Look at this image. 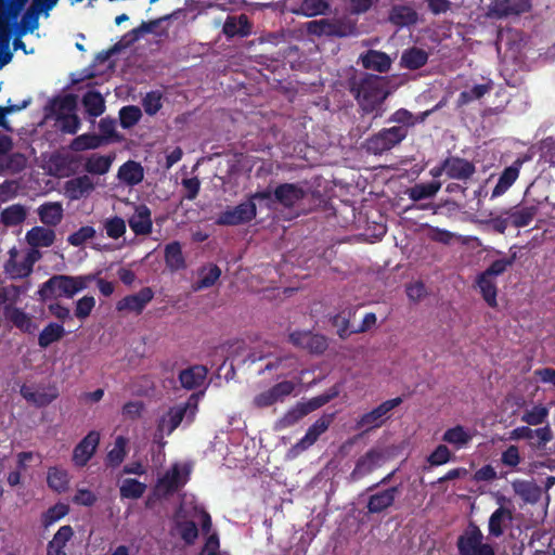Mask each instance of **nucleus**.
<instances>
[{
	"instance_id": "obj_1",
	"label": "nucleus",
	"mask_w": 555,
	"mask_h": 555,
	"mask_svg": "<svg viewBox=\"0 0 555 555\" xmlns=\"http://www.w3.org/2000/svg\"><path fill=\"white\" fill-rule=\"evenodd\" d=\"M349 85V90L363 114H374V118L383 115L382 106L388 96L386 78L364 74L358 79H351Z\"/></svg>"
},
{
	"instance_id": "obj_2",
	"label": "nucleus",
	"mask_w": 555,
	"mask_h": 555,
	"mask_svg": "<svg viewBox=\"0 0 555 555\" xmlns=\"http://www.w3.org/2000/svg\"><path fill=\"white\" fill-rule=\"evenodd\" d=\"M94 279V274L78 276L55 274L40 285L37 291L38 299L47 301L59 297L73 298L78 292L87 288L88 283Z\"/></svg>"
},
{
	"instance_id": "obj_3",
	"label": "nucleus",
	"mask_w": 555,
	"mask_h": 555,
	"mask_svg": "<svg viewBox=\"0 0 555 555\" xmlns=\"http://www.w3.org/2000/svg\"><path fill=\"white\" fill-rule=\"evenodd\" d=\"M483 539L479 526L470 520L456 539L459 555H495L494 547Z\"/></svg>"
},
{
	"instance_id": "obj_4",
	"label": "nucleus",
	"mask_w": 555,
	"mask_h": 555,
	"mask_svg": "<svg viewBox=\"0 0 555 555\" xmlns=\"http://www.w3.org/2000/svg\"><path fill=\"white\" fill-rule=\"evenodd\" d=\"M408 137V131L403 127L383 128L370 135L363 144L369 154L383 155L384 153L398 146Z\"/></svg>"
},
{
	"instance_id": "obj_5",
	"label": "nucleus",
	"mask_w": 555,
	"mask_h": 555,
	"mask_svg": "<svg viewBox=\"0 0 555 555\" xmlns=\"http://www.w3.org/2000/svg\"><path fill=\"white\" fill-rule=\"evenodd\" d=\"M401 403V397H396L382 402L373 410L362 414L356 421V429L367 433L382 427L390 418V412Z\"/></svg>"
},
{
	"instance_id": "obj_6",
	"label": "nucleus",
	"mask_w": 555,
	"mask_h": 555,
	"mask_svg": "<svg viewBox=\"0 0 555 555\" xmlns=\"http://www.w3.org/2000/svg\"><path fill=\"white\" fill-rule=\"evenodd\" d=\"M274 203L279 204L283 208L292 209L296 207L300 202L309 198L317 197L320 195L309 189H304L299 183H281L273 190Z\"/></svg>"
},
{
	"instance_id": "obj_7",
	"label": "nucleus",
	"mask_w": 555,
	"mask_h": 555,
	"mask_svg": "<svg viewBox=\"0 0 555 555\" xmlns=\"http://www.w3.org/2000/svg\"><path fill=\"white\" fill-rule=\"evenodd\" d=\"M257 215L256 203L246 201L236 206H228L218 214L215 223L221 227H234L250 222Z\"/></svg>"
},
{
	"instance_id": "obj_8",
	"label": "nucleus",
	"mask_w": 555,
	"mask_h": 555,
	"mask_svg": "<svg viewBox=\"0 0 555 555\" xmlns=\"http://www.w3.org/2000/svg\"><path fill=\"white\" fill-rule=\"evenodd\" d=\"M204 392L192 393L184 403L177 404L169 409L167 413V429L168 434L172 433L184 418L192 422L197 412L199 397Z\"/></svg>"
},
{
	"instance_id": "obj_9",
	"label": "nucleus",
	"mask_w": 555,
	"mask_h": 555,
	"mask_svg": "<svg viewBox=\"0 0 555 555\" xmlns=\"http://www.w3.org/2000/svg\"><path fill=\"white\" fill-rule=\"evenodd\" d=\"M295 390V384L292 380L280 382L269 389L258 393L253 399L255 408L264 409L269 408L276 402H282L286 397L293 393Z\"/></svg>"
},
{
	"instance_id": "obj_10",
	"label": "nucleus",
	"mask_w": 555,
	"mask_h": 555,
	"mask_svg": "<svg viewBox=\"0 0 555 555\" xmlns=\"http://www.w3.org/2000/svg\"><path fill=\"white\" fill-rule=\"evenodd\" d=\"M327 401V397H318L306 403H297L278 421V427L284 429L294 426L306 415L326 404Z\"/></svg>"
},
{
	"instance_id": "obj_11",
	"label": "nucleus",
	"mask_w": 555,
	"mask_h": 555,
	"mask_svg": "<svg viewBox=\"0 0 555 555\" xmlns=\"http://www.w3.org/2000/svg\"><path fill=\"white\" fill-rule=\"evenodd\" d=\"M20 393L28 403L36 408H46L60 396L59 389L55 385H49L46 388L36 389L33 386L24 384L20 389Z\"/></svg>"
},
{
	"instance_id": "obj_12",
	"label": "nucleus",
	"mask_w": 555,
	"mask_h": 555,
	"mask_svg": "<svg viewBox=\"0 0 555 555\" xmlns=\"http://www.w3.org/2000/svg\"><path fill=\"white\" fill-rule=\"evenodd\" d=\"M289 341L295 346L308 350L311 353L321 354L327 348L325 336L310 331H295L289 334Z\"/></svg>"
},
{
	"instance_id": "obj_13",
	"label": "nucleus",
	"mask_w": 555,
	"mask_h": 555,
	"mask_svg": "<svg viewBox=\"0 0 555 555\" xmlns=\"http://www.w3.org/2000/svg\"><path fill=\"white\" fill-rule=\"evenodd\" d=\"M399 493V486H392L371 494L366 504L367 513L378 515L387 512L393 506Z\"/></svg>"
},
{
	"instance_id": "obj_14",
	"label": "nucleus",
	"mask_w": 555,
	"mask_h": 555,
	"mask_svg": "<svg viewBox=\"0 0 555 555\" xmlns=\"http://www.w3.org/2000/svg\"><path fill=\"white\" fill-rule=\"evenodd\" d=\"M100 443V434L91 430L85 436L80 442L74 448L73 462L78 467H83L94 455Z\"/></svg>"
},
{
	"instance_id": "obj_15",
	"label": "nucleus",
	"mask_w": 555,
	"mask_h": 555,
	"mask_svg": "<svg viewBox=\"0 0 555 555\" xmlns=\"http://www.w3.org/2000/svg\"><path fill=\"white\" fill-rule=\"evenodd\" d=\"M2 313L4 320L22 333L33 334L37 328L33 317L13 304L2 306Z\"/></svg>"
},
{
	"instance_id": "obj_16",
	"label": "nucleus",
	"mask_w": 555,
	"mask_h": 555,
	"mask_svg": "<svg viewBox=\"0 0 555 555\" xmlns=\"http://www.w3.org/2000/svg\"><path fill=\"white\" fill-rule=\"evenodd\" d=\"M154 298V292L151 287L146 286L141 288L138 293L132 295H127L121 298L117 305L116 309L118 311H129L134 312L135 314H141L145 309L146 305L152 301Z\"/></svg>"
},
{
	"instance_id": "obj_17",
	"label": "nucleus",
	"mask_w": 555,
	"mask_h": 555,
	"mask_svg": "<svg viewBox=\"0 0 555 555\" xmlns=\"http://www.w3.org/2000/svg\"><path fill=\"white\" fill-rule=\"evenodd\" d=\"M530 0H496L490 7V14L496 18L520 15L531 10Z\"/></svg>"
},
{
	"instance_id": "obj_18",
	"label": "nucleus",
	"mask_w": 555,
	"mask_h": 555,
	"mask_svg": "<svg viewBox=\"0 0 555 555\" xmlns=\"http://www.w3.org/2000/svg\"><path fill=\"white\" fill-rule=\"evenodd\" d=\"M382 459L383 454L380 451L376 449L369 450L356 462V466L350 474V480L358 481L373 473L376 468L380 466Z\"/></svg>"
},
{
	"instance_id": "obj_19",
	"label": "nucleus",
	"mask_w": 555,
	"mask_h": 555,
	"mask_svg": "<svg viewBox=\"0 0 555 555\" xmlns=\"http://www.w3.org/2000/svg\"><path fill=\"white\" fill-rule=\"evenodd\" d=\"M444 169H447L448 178L455 180H468L476 172L474 163L457 156L447 157Z\"/></svg>"
},
{
	"instance_id": "obj_20",
	"label": "nucleus",
	"mask_w": 555,
	"mask_h": 555,
	"mask_svg": "<svg viewBox=\"0 0 555 555\" xmlns=\"http://www.w3.org/2000/svg\"><path fill=\"white\" fill-rule=\"evenodd\" d=\"M538 211V205H516L503 210V215L508 216V220L512 227L519 229L529 225L533 221Z\"/></svg>"
},
{
	"instance_id": "obj_21",
	"label": "nucleus",
	"mask_w": 555,
	"mask_h": 555,
	"mask_svg": "<svg viewBox=\"0 0 555 555\" xmlns=\"http://www.w3.org/2000/svg\"><path fill=\"white\" fill-rule=\"evenodd\" d=\"M334 420V414H324L318 418L306 431L305 436L298 441L296 447L306 450L317 442L319 437L324 434Z\"/></svg>"
},
{
	"instance_id": "obj_22",
	"label": "nucleus",
	"mask_w": 555,
	"mask_h": 555,
	"mask_svg": "<svg viewBox=\"0 0 555 555\" xmlns=\"http://www.w3.org/2000/svg\"><path fill=\"white\" fill-rule=\"evenodd\" d=\"M388 21L398 28L415 25L418 21L417 12L409 5L393 4L388 12Z\"/></svg>"
},
{
	"instance_id": "obj_23",
	"label": "nucleus",
	"mask_w": 555,
	"mask_h": 555,
	"mask_svg": "<svg viewBox=\"0 0 555 555\" xmlns=\"http://www.w3.org/2000/svg\"><path fill=\"white\" fill-rule=\"evenodd\" d=\"M253 25L246 14L229 15L223 24L222 31L228 38L247 37L251 34Z\"/></svg>"
},
{
	"instance_id": "obj_24",
	"label": "nucleus",
	"mask_w": 555,
	"mask_h": 555,
	"mask_svg": "<svg viewBox=\"0 0 555 555\" xmlns=\"http://www.w3.org/2000/svg\"><path fill=\"white\" fill-rule=\"evenodd\" d=\"M128 222L135 235L150 234L153 227L151 209L146 205H139Z\"/></svg>"
},
{
	"instance_id": "obj_25",
	"label": "nucleus",
	"mask_w": 555,
	"mask_h": 555,
	"mask_svg": "<svg viewBox=\"0 0 555 555\" xmlns=\"http://www.w3.org/2000/svg\"><path fill=\"white\" fill-rule=\"evenodd\" d=\"M521 165L522 162L520 159H516L511 166L506 167L502 171L498 183L492 190V198L503 195L515 183L519 177Z\"/></svg>"
},
{
	"instance_id": "obj_26",
	"label": "nucleus",
	"mask_w": 555,
	"mask_h": 555,
	"mask_svg": "<svg viewBox=\"0 0 555 555\" xmlns=\"http://www.w3.org/2000/svg\"><path fill=\"white\" fill-rule=\"evenodd\" d=\"M513 520L512 509L500 506L490 516L488 521V532L490 537L500 538L503 535L505 528Z\"/></svg>"
},
{
	"instance_id": "obj_27",
	"label": "nucleus",
	"mask_w": 555,
	"mask_h": 555,
	"mask_svg": "<svg viewBox=\"0 0 555 555\" xmlns=\"http://www.w3.org/2000/svg\"><path fill=\"white\" fill-rule=\"evenodd\" d=\"M361 64L365 69L375 70L378 73H386L390 69L391 59L390 56L382 51L367 50L361 54Z\"/></svg>"
},
{
	"instance_id": "obj_28",
	"label": "nucleus",
	"mask_w": 555,
	"mask_h": 555,
	"mask_svg": "<svg viewBox=\"0 0 555 555\" xmlns=\"http://www.w3.org/2000/svg\"><path fill=\"white\" fill-rule=\"evenodd\" d=\"M208 370L204 365H193L182 370L179 373V382L181 386L188 390L196 389L201 387L206 377Z\"/></svg>"
},
{
	"instance_id": "obj_29",
	"label": "nucleus",
	"mask_w": 555,
	"mask_h": 555,
	"mask_svg": "<svg viewBox=\"0 0 555 555\" xmlns=\"http://www.w3.org/2000/svg\"><path fill=\"white\" fill-rule=\"evenodd\" d=\"M94 189L95 185L88 175H82L65 182V191L72 199L86 197Z\"/></svg>"
},
{
	"instance_id": "obj_30",
	"label": "nucleus",
	"mask_w": 555,
	"mask_h": 555,
	"mask_svg": "<svg viewBox=\"0 0 555 555\" xmlns=\"http://www.w3.org/2000/svg\"><path fill=\"white\" fill-rule=\"evenodd\" d=\"M513 490L525 503L535 504L540 501L542 489L529 480L516 479L512 482Z\"/></svg>"
},
{
	"instance_id": "obj_31",
	"label": "nucleus",
	"mask_w": 555,
	"mask_h": 555,
	"mask_svg": "<svg viewBox=\"0 0 555 555\" xmlns=\"http://www.w3.org/2000/svg\"><path fill=\"white\" fill-rule=\"evenodd\" d=\"M117 178L122 183L129 186H134L143 181L144 169L140 163L127 160L119 167Z\"/></svg>"
},
{
	"instance_id": "obj_32",
	"label": "nucleus",
	"mask_w": 555,
	"mask_h": 555,
	"mask_svg": "<svg viewBox=\"0 0 555 555\" xmlns=\"http://www.w3.org/2000/svg\"><path fill=\"white\" fill-rule=\"evenodd\" d=\"M74 530L69 525L59 528L51 541L47 545V555H67L66 544L73 539Z\"/></svg>"
},
{
	"instance_id": "obj_33",
	"label": "nucleus",
	"mask_w": 555,
	"mask_h": 555,
	"mask_svg": "<svg viewBox=\"0 0 555 555\" xmlns=\"http://www.w3.org/2000/svg\"><path fill=\"white\" fill-rule=\"evenodd\" d=\"M180 464H173L169 470L158 480V488L165 492V494H172L184 486L185 480L181 479ZM183 467H188L184 465Z\"/></svg>"
},
{
	"instance_id": "obj_34",
	"label": "nucleus",
	"mask_w": 555,
	"mask_h": 555,
	"mask_svg": "<svg viewBox=\"0 0 555 555\" xmlns=\"http://www.w3.org/2000/svg\"><path fill=\"white\" fill-rule=\"evenodd\" d=\"M475 285L479 288L482 299L491 308L498 307V286L496 280L487 276L483 273H479L476 276Z\"/></svg>"
},
{
	"instance_id": "obj_35",
	"label": "nucleus",
	"mask_w": 555,
	"mask_h": 555,
	"mask_svg": "<svg viewBox=\"0 0 555 555\" xmlns=\"http://www.w3.org/2000/svg\"><path fill=\"white\" fill-rule=\"evenodd\" d=\"M115 159V155L91 154L86 158L83 168L90 175L103 176L107 173Z\"/></svg>"
},
{
	"instance_id": "obj_36",
	"label": "nucleus",
	"mask_w": 555,
	"mask_h": 555,
	"mask_svg": "<svg viewBox=\"0 0 555 555\" xmlns=\"http://www.w3.org/2000/svg\"><path fill=\"white\" fill-rule=\"evenodd\" d=\"M27 243L37 247H50L54 244L55 232L50 228L34 227L26 233Z\"/></svg>"
},
{
	"instance_id": "obj_37",
	"label": "nucleus",
	"mask_w": 555,
	"mask_h": 555,
	"mask_svg": "<svg viewBox=\"0 0 555 555\" xmlns=\"http://www.w3.org/2000/svg\"><path fill=\"white\" fill-rule=\"evenodd\" d=\"M441 188V182L430 181L427 183H416L406 189L405 194L413 202L434 198Z\"/></svg>"
},
{
	"instance_id": "obj_38",
	"label": "nucleus",
	"mask_w": 555,
	"mask_h": 555,
	"mask_svg": "<svg viewBox=\"0 0 555 555\" xmlns=\"http://www.w3.org/2000/svg\"><path fill=\"white\" fill-rule=\"evenodd\" d=\"M17 249L15 247L11 248L9 259L3 264L5 274L13 280L27 278L33 272V269H29L23 261H17Z\"/></svg>"
},
{
	"instance_id": "obj_39",
	"label": "nucleus",
	"mask_w": 555,
	"mask_h": 555,
	"mask_svg": "<svg viewBox=\"0 0 555 555\" xmlns=\"http://www.w3.org/2000/svg\"><path fill=\"white\" fill-rule=\"evenodd\" d=\"M40 221L48 227L57 225L63 219V207L59 202H49L38 208Z\"/></svg>"
},
{
	"instance_id": "obj_40",
	"label": "nucleus",
	"mask_w": 555,
	"mask_h": 555,
	"mask_svg": "<svg viewBox=\"0 0 555 555\" xmlns=\"http://www.w3.org/2000/svg\"><path fill=\"white\" fill-rule=\"evenodd\" d=\"M164 257L166 267L172 272L182 270L186 266L181 244L178 241L166 245Z\"/></svg>"
},
{
	"instance_id": "obj_41",
	"label": "nucleus",
	"mask_w": 555,
	"mask_h": 555,
	"mask_svg": "<svg viewBox=\"0 0 555 555\" xmlns=\"http://www.w3.org/2000/svg\"><path fill=\"white\" fill-rule=\"evenodd\" d=\"M358 34L356 22L349 18L328 20L327 37H351Z\"/></svg>"
},
{
	"instance_id": "obj_42",
	"label": "nucleus",
	"mask_w": 555,
	"mask_h": 555,
	"mask_svg": "<svg viewBox=\"0 0 555 555\" xmlns=\"http://www.w3.org/2000/svg\"><path fill=\"white\" fill-rule=\"evenodd\" d=\"M428 61V53L416 47H412L410 49H406L401 56V64L403 67L416 70L426 65Z\"/></svg>"
},
{
	"instance_id": "obj_43",
	"label": "nucleus",
	"mask_w": 555,
	"mask_h": 555,
	"mask_svg": "<svg viewBox=\"0 0 555 555\" xmlns=\"http://www.w3.org/2000/svg\"><path fill=\"white\" fill-rule=\"evenodd\" d=\"M63 324L50 322L43 327L38 336V345L40 348H48L51 344L61 340L65 335Z\"/></svg>"
},
{
	"instance_id": "obj_44",
	"label": "nucleus",
	"mask_w": 555,
	"mask_h": 555,
	"mask_svg": "<svg viewBox=\"0 0 555 555\" xmlns=\"http://www.w3.org/2000/svg\"><path fill=\"white\" fill-rule=\"evenodd\" d=\"M82 105L91 117H99L105 111V101L99 91H87L82 96Z\"/></svg>"
},
{
	"instance_id": "obj_45",
	"label": "nucleus",
	"mask_w": 555,
	"mask_h": 555,
	"mask_svg": "<svg viewBox=\"0 0 555 555\" xmlns=\"http://www.w3.org/2000/svg\"><path fill=\"white\" fill-rule=\"evenodd\" d=\"M27 211L21 204L4 208L0 214V223L4 227H16L25 221Z\"/></svg>"
},
{
	"instance_id": "obj_46",
	"label": "nucleus",
	"mask_w": 555,
	"mask_h": 555,
	"mask_svg": "<svg viewBox=\"0 0 555 555\" xmlns=\"http://www.w3.org/2000/svg\"><path fill=\"white\" fill-rule=\"evenodd\" d=\"M104 142L102 135L96 133H83L76 137L69 144V149L74 152H82L86 150H94L100 147Z\"/></svg>"
},
{
	"instance_id": "obj_47",
	"label": "nucleus",
	"mask_w": 555,
	"mask_h": 555,
	"mask_svg": "<svg viewBox=\"0 0 555 555\" xmlns=\"http://www.w3.org/2000/svg\"><path fill=\"white\" fill-rule=\"evenodd\" d=\"M330 4L326 0H304L297 9L292 10L296 15L312 17L325 14Z\"/></svg>"
},
{
	"instance_id": "obj_48",
	"label": "nucleus",
	"mask_w": 555,
	"mask_h": 555,
	"mask_svg": "<svg viewBox=\"0 0 555 555\" xmlns=\"http://www.w3.org/2000/svg\"><path fill=\"white\" fill-rule=\"evenodd\" d=\"M353 315L351 309L343 310L336 313L331 322L334 327H336V333L341 339L348 338L351 334L354 333V328H350V320Z\"/></svg>"
},
{
	"instance_id": "obj_49",
	"label": "nucleus",
	"mask_w": 555,
	"mask_h": 555,
	"mask_svg": "<svg viewBox=\"0 0 555 555\" xmlns=\"http://www.w3.org/2000/svg\"><path fill=\"white\" fill-rule=\"evenodd\" d=\"M47 482L49 488L59 493L66 491L69 483L67 470L59 467H50L48 470Z\"/></svg>"
},
{
	"instance_id": "obj_50",
	"label": "nucleus",
	"mask_w": 555,
	"mask_h": 555,
	"mask_svg": "<svg viewBox=\"0 0 555 555\" xmlns=\"http://www.w3.org/2000/svg\"><path fill=\"white\" fill-rule=\"evenodd\" d=\"M472 438L473 436L462 425L447 429L442 436L444 442L453 444L457 449L466 446Z\"/></svg>"
},
{
	"instance_id": "obj_51",
	"label": "nucleus",
	"mask_w": 555,
	"mask_h": 555,
	"mask_svg": "<svg viewBox=\"0 0 555 555\" xmlns=\"http://www.w3.org/2000/svg\"><path fill=\"white\" fill-rule=\"evenodd\" d=\"M127 439L124 436H118L115 439V443L112 450L108 451L105 463L106 466L116 468L118 467L125 460L127 455L126 451Z\"/></svg>"
},
{
	"instance_id": "obj_52",
	"label": "nucleus",
	"mask_w": 555,
	"mask_h": 555,
	"mask_svg": "<svg viewBox=\"0 0 555 555\" xmlns=\"http://www.w3.org/2000/svg\"><path fill=\"white\" fill-rule=\"evenodd\" d=\"M77 107V95L67 93L63 96H57L52 101V111L55 116L73 114Z\"/></svg>"
},
{
	"instance_id": "obj_53",
	"label": "nucleus",
	"mask_w": 555,
	"mask_h": 555,
	"mask_svg": "<svg viewBox=\"0 0 555 555\" xmlns=\"http://www.w3.org/2000/svg\"><path fill=\"white\" fill-rule=\"evenodd\" d=\"M141 117L142 112L140 107L135 105H127L119 111V122L124 129H130L135 126Z\"/></svg>"
},
{
	"instance_id": "obj_54",
	"label": "nucleus",
	"mask_w": 555,
	"mask_h": 555,
	"mask_svg": "<svg viewBox=\"0 0 555 555\" xmlns=\"http://www.w3.org/2000/svg\"><path fill=\"white\" fill-rule=\"evenodd\" d=\"M548 416V409L542 404L534 405L531 410H527L521 415V421L529 426L543 424Z\"/></svg>"
},
{
	"instance_id": "obj_55",
	"label": "nucleus",
	"mask_w": 555,
	"mask_h": 555,
	"mask_svg": "<svg viewBox=\"0 0 555 555\" xmlns=\"http://www.w3.org/2000/svg\"><path fill=\"white\" fill-rule=\"evenodd\" d=\"M41 11L37 8V5H30L22 17V28L20 30L21 35L26 33H33L39 27V15Z\"/></svg>"
},
{
	"instance_id": "obj_56",
	"label": "nucleus",
	"mask_w": 555,
	"mask_h": 555,
	"mask_svg": "<svg viewBox=\"0 0 555 555\" xmlns=\"http://www.w3.org/2000/svg\"><path fill=\"white\" fill-rule=\"evenodd\" d=\"M146 486L145 483L128 478L125 479L120 487V495L126 499H139L145 492Z\"/></svg>"
},
{
	"instance_id": "obj_57",
	"label": "nucleus",
	"mask_w": 555,
	"mask_h": 555,
	"mask_svg": "<svg viewBox=\"0 0 555 555\" xmlns=\"http://www.w3.org/2000/svg\"><path fill=\"white\" fill-rule=\"evenodd\" d=\"M516 260V254L509 257L494 260L485 271L481 273L489 278L496 280L499 275H502L508 267H512Z\"/></svg>"
},
{
	"instance_id": "obj_58",
	"label": "nucleus",
	"mask_w": 555,
	"mask_h": 555,
	"mask_svg": "<svg viewBox=\"0 0 555 555\" xmlns=\"http://www.w3.org/2000/svg\"><path fill=\"white\" fill-rule=\"evenodd\" d=\"M56 126L64 133L75 134L80 128L79 117L73 114L55 116Z\"/></svg>"
},
{
	"instance_id": "obj_59",
	"label": "nucleus",
	"mask_w": 555,
	"mask_h": 555,
	"mask_svg": "<svg viewBox=\"0 0 555 555\" xmlns=\"http://www.w3.org/2000/svg\"><path fill=\"white\" fill-rule=\"evenodd\" d=\"M69 512L68 505L64 503H56L49 507L48 511L42 515V524L44 527H49L57 520L65 517Z\"/></svg>"
},
{
	"instance_id": "obj_60",
	"label": "nucleus",
	"mask_w": 555,
	"mask_h": 555,
	"mask_svg": "<svg viewBox=\"0 0 555 555\" xmlns=\"http://www.w3.org/2000/svg\"><path fill=\"white\" fill-rule=\"evenodd\" d=\"M388 121L398 124L396 127H403L409 132V128L414 127L418 119L410 111L399 108L390 115Z\"/></svg>"
},
{
	"instance_id": "obj_61",
	"label": "nucleus",
	"mask_w": 555,
	"mask_h": 555,
	"mask_svg": "<svg viewBox=\"0 0 555 555\" xmlns=\"http://www.w3.org/2000/svg\"><path fill=\"white\" fill-rule=\"evenodd\" d=\"M179 534L185 544L192 545L198 537V529L193 520H184L177 524Z\"/></svg>"
},
{
	"instance_id": "obj_62",
	"label": "nucleus",
	"mask_w": 555,
	"mask_h": 555,
	"mask_svg": "<svg viewBox=\"0 0 555 555\" xmlns=\"http://www.w3.org/2000/svg\"><path fill=\"white\" fill-rule=\"evenodd\" d=\"M104 229L108 237L117 240L126 233V223L122 218L115 216L105 221Z\"/></svg>"
},
{
	"instance_id": "obj_63",
	"label": "nucleus",
	"mask_w": 555,
	"mask_h": 555,
	"mask_svg": "<svg viewBox=\"0 0 555 555\" xmlns=\"http://www.w3.org/2000/svg\"><path fill=\"white\" fill-rule=\"evenodd\" d=\"M142 106L147 115L154 116L163 106L162 93L159 91L147 92L142 100Z\"/></svg>"
},
{
	"instance_id": "obj_64",
	"label": "nucleus",
	"mask_w": 555,
	"mask_h": 555,
	"mask_svg": "<svg viewBox=\"0 0 555 555\" xmlns=\"http://www.w3.org/2000/svg\"><path fill=\"white\" fill-rule=\"evenodd\" d=\"M540 157L555 167V137H546L540 142Z\"/></svg>"
}]
</instances>
